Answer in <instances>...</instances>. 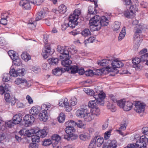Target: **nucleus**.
<instances>
[{"label": "nucleus", "mask_w": 148, "mask_h": 148, "mask_svg": "<svg viewBox=\"0 0 148 148\" xmlns=\"http://www.w3.org/2000/svg\"><path fill=\"white\" fill-rule=\"evenodd\" d=\"M145 107V104L139 101H136L135 103L134 110L138 113L144 112Z\"/></svg>", "instance_id": "7"}, {"label": "nucleus", "mask_w": 148, "mask_h": 148, "mask_svg": "<svg viewBox=\"0 0 148 148\" xmlns=\"http://www.w3.org/2000/svg\"><path fill=\"white\" fill-rule=\"evenodd\" d=\"M69 52L72 54H73L75 53H76L77 52V50L76 49L75 47H74L73 45H71L70 47L69 48Z\"/></svg>", "instance_id": "41"}, {"label": "nucleus", "mask_w": 148, "mask_h": 148, "mask_svg": "<svg viewBox=\"0 0 148 148\" xmlns=\"http://www.w3.org/2000/svg\"><path fill=\"white\" fill-rule=\"evenodd\" d=\"M111 61L110 60L107 59H104L98 62V64L101 66H106L108 64L110 63Z\"/></svg>", "instance_id": "27"}, {"label": "nucleus", "mask_w": 148, "mask_h": 148, "mask_svg": "<svg viewBox=\"0 0 148 148\" xmlns=\"http://www.w3.org/2000/svg\"><path fill=\"white\" fill-rule=\"evenodd\" d=\"M32 70L35 73H37L40 72V69L39 66H35L32 68Z\"/></svg>", "instance_id": "63"}, {"label": "nucleus", "mask_w": 148, "mask_h": 148, "mask_svg": "<svg viewBox=\"0 0 148 148\" xmlns=\"http://www.w3.org/2000/svg\"><path fill=\"white\" fill-rule=\"evenodd\" d=\"M52 139L55 142H58L61 140V137L60 136L57 134L53 135L51 137Z\"/></svg>", "instance_id": "46"}, {"label": "nucleus", "mask_w": 148, "mask_h": 148, "mask_svg": "<svg viewBox=\"0 0 148 148\" xmlns=\"http://www.w3.org/2000/svg\"><path fill=\"white\" fill-rule=\"evenodd\" d=\"M78 67L75 66H73L69 68H66V70L67 71H69V69L71 70V72L72 73H77L78 70Z\"/></svg>", "instance_id": "36"}, {"label": "nucleus", "mask_w": 148, "mask_h": 148, "mask_svg": "<svg viewBox=\"0 0 148 148\" xmlns=\"http://www.w3.org/2000/svg\"><path fill=\"white\" fill-rule=\"evenodd\" d=\"M124 14L125 16L128 18H132L134 17L135 16V14L133 12L131 11L130 12L128 10L125 11Z\"/></svg>", "instance_id": "33"}, {"label": "nucleus", "mask_w": 148, "mask_h": 148, "mask_svg": "<svg viewBox=\"0 0 148 148\" xmlns=\"http://www.w3.org/2000/svg\"><path fill=\"white\" fill-rule=\"evenodd\" d=\"M77 103V100L76 98L75 97H72L70 101V106H75Z\"/></svg>", "instance_id": "54"}, {"label": "nucleus", "mask_w": 148, "mask_h": 148, "mask_svg": "<svg viewBox=\"0 0 148 148\" xmlns=\"http://www.w3.org/2000/svg\"><path fill=\"white\" fill-rule=\"evenodd\" d=\"M21 57L22 59L25 61H28L31 59L30 56L26 52L23 53L21 55Z\"/></svg>", "instance_id": "39"}, {"label": "nucleus", "mask_w": 148, "mask_h": 148, "mask_svg": "<svg viewBox=\"0 0 148 148\" xmlns=\"http://www.w3.org/2000/svg\"><path fill=\"white\" fill-rule=\"evenodd\" d=\"M65 125L66 126L74 127L76 126V122L73 120H70L66 123Z\"/></svg>", "instance_id": "38"}, {"label": "nucleus", "mask_w": 148, "mask_h": 148, "mask_svg": "<svg viewBox=\"0 0 148 148\" xmlns=\"http://www.w3.org/2000/svg\"><path fill=\"white\" fill-rule=\"evenodd\" d=\"M48 61L50 64L55 65H57L58 63V60L57 58H52L48 59Z\"/></svg>", "instance_id": "28"}, {"label": "nucleus", "mask_w": 148, "mask_h": 148, "mask_svg": "<svg viewBox=\"0 0 148 148\" xmlns=\"http://www.w3.org/2000/svg\"><path fill=\"white\" fill-rule=\"evenodd\" d=\"M11 77V75L9 74H5L3 75V80L4 81L7 82L10 79Z\"/></svg>", "instance_id": "55"}, {"label": "nucleus", "mask_w": 148, "mask_h": 148, "mask_svg": "<svg viewBox=\"0 0 148 148\" xmlns=\"http://www.w3.org/2000/svg\"><path fill=\"white\" fill-rule=\"evenodd\" d=\"M71 25L69 22L68 23L65 22L62 25V30H65L68 27L71 28Z\"/></svg>", "instance_id": "57"}, {"label": "nucleus", "mask_w": 148, "mask_h": 148, "mask_svg": "<svg viewBox=\"0 0 148 148\" xmlns=\"http://www.w3.org/2000/svg\"><path fill=\"white\" fill-rule=\"evenodd\" d=\"M103 138L99 137L97 140V145L98 147L101 146L103 142Z\"/></svg>", "instance_id": "58"}, {"label": "nucleus", "mask_w": 148, "mask_h": 148, "mask_svg": "<svg viewBox=\"0 0 148 148\" xmlns=\"http://www.w3.org/2000/svg\"><path fill=\"white\" fill-rule=\"evenodd\" d=\"M95 94H98L99 93H101L103 92V90L102 89V87L101 86H97L96 87L95 89Z\"/></svg>", "instance_id": "59"}, {"label": "nucleus", "mask_w": 148, "mask_h": 148, "mask_svg": "<svg viewBox=\"0 0 148 148\" xmlns=\"http://www.w3.org/2000/svg\"><path fill=\"white\" fill-rule=\"evenodd\" d=\"M67 11V7L64 4H61L58 7V12L62 14L65 13Z\"/></svg>", "instance_id": "29"}, {"label": "nucleus", "mask_w": 148, "mask_h": 148, "mask_svg": "<svg viewBox=\"0 0 148 148\" xmlns=\"http://www.w3.org/2000/svg\"><path fill=\"white\" fill-rule=\"evenodd\" d=\"M145 26L146 27H145V25L144 24L140 23V24L137 25L134 28H136V29H138V30H140V32H141V31L143 29H148V26Z\"/></svg>", "instance_id": "34"}, {"label": "nucleus", "mask_w": 148, "mask_h": 148, "mask_svg": "<svg viewBox=\"0 0 148 148\" xmlns=\"http://www.w3.org/2000/svg\"><path fill=\"white\" fill-rule=\"evenodd\" d=\"M59 105L60 106L64 107L67 112H70L72 110L71 107L69 104L68 99L66 98H65L64 100L61 99L60 100Z\"/></svg>", "instance_id": "8"}, {"label": "nucleus", "mask_w": 148, "mask_h": 148, "mask_svg": "<svg viewBox=\"0 0 148 148\" xmlns=\"http://www.w3.org/2000/svg\"><path fill=\"white\" fill-rule=\"evenodd\" d=\"M78 137L81 140L83 141L87 140L89 139L88 134L85 133L80 134Z\"/></svg>", "instance_id": "35"}, {"label": "nucleus", "mask_w": 148, "mask_h": 148, "mask_svg": "<svg viewBox=\"0 0 148 148\" xmlns=\"http://www.w3.org/2000/svg\"><path fill=\"white\" fill-rule=\"evenodd\" d=\"M47 133L45 129L39 130L36 132V134L38 135L40 137H45L47 135Z\"/></svg>", "instance_id": "24"}, {"label": "nucleus", "mask_w": 148, "mask_h": 148, "mask_svg": "<svg viewBox=\"0 0 148 148\" xmlns=\"http://www.w3.org/2000/svg\"><path fill=\"white\" fill-rule=\"evenodd\" d=\"M121 23L118 21L115 22L114 24L112 27L114 31H117L120 28Z\"/></svg>", "instance_id": "42"}, {"label": "nucleus", "mask_w": 148, "mask_h": 148, "mask_svg": "<svg viewBox=\"0 0 148 148\" xmlns=\"http://www.w3.org/2000/svg\"><path fill=\"white\" fill-rule=\"evenodd\" d=\"M10 75L11 76L16 77H17V71H16L14 68L12 67L10 71Z\"/></svg>", "instance_id": "48"}, {"label": "nucleus", "mask_w": 148, "mask_h": 148, "mask_svg": "<svg viewBox=\"0 0 148 148\" xmlns=\"http://www.w3.org/2000/svg\"><path fill=\"white\" fill-rule=\"evenodd\" d=\"M40 111V107L38 106L33 107L29 110V112L31 114L36 115L38 114Z\"/></svg>", "instance_id": "13"}, {"label": "nucleus", "mask_w": 148, "mask_h": 148, "mask_svg": "<svg viewBox=\"0 0 148 148\" xmlns=\"http://www.w3.org/2000/svg\"><path fill=\"white\" fill-rule=\"evenodd\" d=\"M81 12L79 10H76L74 11L73 14L69 16V23L71 25V28H74L77 25L78 23L77 20Z\"/></svg>", "instance_id": "2"}, {"label": "nucleus", "mask_w": 148, "mask_h": 148, "mask_svg": "<svg viewBox=\"0 0 148 148\" xmlns=\"http://www.w3.org/2000/svg\"><path fill=\"white\" fill-rule=\"evenodd\" d=\"M97 13V11L95 10V8H93L91 6L89 7L88 10V13L89 14L88 15V16L90 15H94Z\"/></svg>", "instance_id": "30"}, {"label": "nucleus", "mask_w": 148, "mask_h": 148, "mask_svg": "<svg viewBox=\"0 0 148 148\" xmlns=\"http://www.w3.org/2000/svg\"><path fill=\"white\" fill-rule=\"evenodd\" d=\"M95 118L91 112H87L84 119L86 121L89 122L93 120Z\"/></svg>", "instance_id": "14"}, {"label": "nucleus", "mask_w": 148, "mask_h": 148, "mask_svg": "<svg viewBox=\"0 0 148 148\" xmlns=\"http://www.w3.org/2000/svg\"><path fill=\"white\" fill-rule=\"evenodd\" d=\"M57 51L61 54L59 56L62 61V64L64 66L68 67L72 63V61L69 59L71 56L69 55V52L65 47L58 46Z\"/></svg>", "instance_id": "1"}, {"label": "nucleus", "mask_w": 148, "mask_h": 148, "mask_svg": "<svg viewBox=\"0 0 148 148\" xmlns=\"http://www.w3.org/2000/svg\"><path fill=\"white\" fill-rule=\"evenodd\" d=\"M148 142V138L145 136L140 137L139 140L136 141V148H146L147 146V143Z\"/></svg>", "instance_id": "5"}, {"label": "nucleus", "mask_w": 148, "mask_h": 148, "mask_svg": "<svg viewBox=\"0 0 148 148\" xmlns=\"http://www.w3.org/2000/svg\"><path fill=\"white\" fill-rule=\"evenodd\" d=\"M112 66H108L106 69L108 71L111 72L113 71L116 68H120L123 66V63L121 61L115 59L111 63Z\"/></svg>", "instance_id": "4"}, {"label": "nucleus", "mask_w": 148, "mask_h": 148, "mask_svg": "<svg viewBox=\"0 0 148 148\" xmlns=\"http://www.w3.org/2000/svg\"><path fill=\"white\" fill-rule=\"evenodd\" d=\"M8 53L12 60L14 59H17L18 58V56L16 55V52L13 50H10L8 51Z\"/></svg>", "instance_id": "32"}, {"label": "nucleus", "mask_w": 148, "mask_h": 148, "mask_svg": "<svg viewBox=\"0 0 148 148\" xmlns=\"http://www.w3.org/2000/svg\"><path fill=\"white\" fill-rule=\"evenodd\" d=\"M5 99L7 102L11 103L12 106L14 105L16 102L15 97H11L9 92H6L5 94Z\"/></svg>", "instance_id": "10"}, {"label": "nucleus", "mask_w": 148, "mask_h": 148, "mask_svg": "<svg viewBox=\"0 0 148 148\" xmlns=\"http://www.w3.org/2000/svg\"><path fill=\"white\" fill-rule=\"evenodd\" d=\"M117 145L116 141L112 140L111 141L109 145V148H116Z\"/></svg>", "instance_id": "44"}, {"label": "nucleus", "mask_w": 148, "mask_h": 148, "mask_svg": "<svg viewBox=\"0 0 148 148\" xmlns=\"http://www.w3.org/2000/svg\"><path fill=\"white\" fill-rule=\"evenodd\" d=\"M97 105H98V102H97V101L96 99L95 100L89 101L88 103L89 107L93 108H96V107Z\"/></svg>", "instance_id": "25"}, {"label": "nucleus", "mask_w": 148, "mask_h": 148, "mask_svg": "<svg viewBox=\"0 0 148 148\" xmlns=\"http://www.w3.org/2000/svg\"><path fill=\"white\" fill-rule=\"evenodd\" d=\"M19 5L23 8L29 9L30 8V3L28 0H22L20 3Z\"/></svg>", "instance_id": "12"}, {"label": "nucleus", "mask_w": 148, "mask_h": 148, "mask_svg": "<svg viewBox=\"0 0 148 148\" xmlns=\"http://www.w3.org/2000/svg\"><path fill=\"white\" fill-rule=\"evenodd\" d=\"M29 148H38V145L36 143H31L29 145Z\"/></svg>", "instance_id": "64"}, {"label": "nucleus", "mask_w": 148, "mask_h": 148, "mask_svg": "<svg viewBox=\"0 0 148 148\" xmlns=\"http://www.w3.org/2000/svg\"><path fill=\"white\" fill-rule=\"evenodd\" d=\"M84 73L87 76H92L94 74L93 71L91 70H88L86 71Z\"/></svg>", "instance_id": "61"}, {"label": "nucleus", "mask_w": 148, "mask_h": 148, "mask_svg": "<svg viewBox=\"0 0 148 148\" xmlns=\"http://www.w3.org/2000/svg\"><path fill=\"white\" fill-rule=\"evenodd\" d=\"M100 18V16L98 15H96L94 16H92L89 21L90 28L95 29V27H96L95 25L99 23Z\"/></svg>", "instance_id": "9"}, {"label": "nucleus", "mask_w": 148, "mask_h": 148, "mask_svg": "<svg viewBox=\"0 0 148 148\" xmlns=\"http://www.w3.org/2000/svg\"><path fill=\"white\" fill-rule=\"evenodd\" d=\"M53 74L56 76H59L61 75L62 73V70L59 68H57L52 70Z\"/></svg>", "instance_id": "26"}, {"label": "nucleus", "mask_w": 148, "mask_h": 148, "mask_svg": "<svg viewBox=\"0 0 148 148\" xmlns=\"http://www.w3.org/2000/svg\"><path fill=\"white\" fill-rule=\"evenodd\" d=\"M87 111L86 109L81 108L76 111L75 114L78 117L84 118Z\"/></svg>", "instance_id": "11"}, {"label": "nucleus", "mask_w": 148, "mask_h": 148, "mask_svg": "<svg viewBox=\"0 0 148 148\" xmlns=\"http://www.w3.org/2000/svg\"><path fill=\"white\" fill-rule=\"evenodd\" d=\"M140 62L142 61H141L140 58H136L132 60V62L133 64L135 65L134 67L137 70L138 69H140V67L139 66V64Z\"/></svg>", "instance_id": "16"}, {"label": "nucleus", "mask_w": 148, "mask_h": 148, "mask_svg": "<svg viewBox=\"0 0 148 148\" xmlns=\"http://www.w3.org/2000/svg\"><path fill=\"white\" fill-rule=\"evenodd\" d=\"M140 58L142 62H146L148 60V53L141 55Z\"/></svg>", "instance_id": "45"}, {"label": "nucleus", "mask_w": 148, "mask_h": 148, "mask_svg": "<svg viewBox=\"0 0 148 148\" xmlns=\"http://www.w3.org/2000/svg\"><path fill=\"white\" fill-rule=\"evenodd\" d=\"M13 60V64L16 66H20L22 64L21 60L18 58L17 59H14Z\"/></svg>", "instance_id": "49"}, {"label": "nucleus", "mask_w": 148, "mask_h": 148, "mask_svg": "<svg viewBox=\"0 0 148 148\" xmlns=\"http://www.w3.org/2000/svg\"><path fill=\"white\" fill-rule=\"evenodd\" d=\"M108 22L109 21L107 18L105 16H102L99 21V23L95 25L96 27H95V29H92V30H98L101 29V27L107 26L108 24Z\"/></svg>", "instance_id": "6"}, {"label": "nucleus", "mask_w": 148, "mask_h": 148, "mask_svg": "<svg viewBox=\"0 0 148 148\" xmlns=\"http://www.w3.org/2000/svg\"><path fill=\"white\" fill-rule=\"evenodd\" d=\"M85 92L88 95L91 96H93L95 94L94 91L92 89H88L84 90Z\"/></svg>", "instance_id": "51"}, {"label": "nucleus", "mask_w": 148, "mask_h": 148, "mask_svg": "<svg viewBox=\"0 0 148 148\" xmlns=\"http://www.w3.org/2000/svg\"><path fill=\"white\" fill-rule=\"evenodd\" d=\"M45 15V12L44 10L41 11L38 14V16L36 18V21H38L43 18Z\"/></svg>", "instance_id": "37"}, {"label": "nucleus", "mask_w": 148, "mask_h": 148, "mask_svg": "<svg viewBox=\"0 0 148 148\" xmlns=\"http://www.w3.org/2000/svg\"><path fill=\"white\" fill-rule=\"evenodd\" d=\"M128 124V121L125 118L124 119L122 123L120 125L119 129L122 130H125Z\"/></svg>", "instance_id": "19"}, {"label": "nucleus", "mask_w": 148, "mask_h": 148, "mask_svg": "<svg viewBox=\"0 0 148 148\" xmlns=\"http://www.w3.org/2000/svg\"><path fill=\"white\" fill-rule=\"evenodd\" d=\"M40 137L38 135H34L32 137V140L33 142L38 143L40 141Z\"/></svg>", "instance_id": "47"}, {"label": "nucleus", "mask_w": 148, "mask_h": 148, "mask_svg": "<svg viewBox=\"0 0 148 148\" xmlns=\"http://www.w3.org/2000/svg\"><path fill=\"white\" fill-rule=\"evenodd\" d=\"M26 80L23 78H17L14 81L15 83L17 85L24 84L27 83Z\"/></svg>", "instance_id": "17"}, {"label": "nucleus", "mask_w": 148, "mask_h": 148, "mask_svg": "<svg viewBox=\"0 0 148 148\" xmlns=\"http://www.w3.org/2000/svg\"><path fill=\"white\" fill-rule=\"evenodd\" d=\"M52 143V142L50 139H46L43 141L42 145L45 146H48L51 145Z\"/></svg>", "instance_id": "53"}, {"label": "nucleus", "mask_w": 148, "mask_h": 148, "mask_svg": "<svg viewBox=\"0 0 148 148\" xmlns=\"http://www.w3.org/2000/svg\"><path fill=\"white\" fill-rule=\"evenodd\" d=\"M96 140L95 141L94 140H92L89 145L88 148H96V145L95 143Z\"/></svg>", "instance_id": "62"}, {"label": "nucleus", "mask_w": 148, "mask_h": 148, "mask_svg": "<svg viewBox=\"0 0 148 148\" xmlns=\"http://www.w3.org/2000/svg\"><path fill=\"white\" fill-rule=\"evenodd\" d=\"M95 40V38L94 37L92 36L90 37L89 38L85 40L84 42L85 45H86L87 44L89 43L93 42Z\"/></svg>", "instance_id": "43"}, {"label": "nucleus", "mask_w": 148, "mask_h": 148, "mask_svg": "<svg viewBox=\"0 0 148 148\" xmlns=\"http://www.w3.org/2000/svg\"><path fill=\"white\" fill-rule=\"evenodd\" d=\"M25 69H19L17 71V77L18 76H22L24 75L25 73Z\"/></svg>", "instance_id": "52"}, {"label": "nucleus", "mask_w": 148, "mask_h": 148, "mask_svg": "<svg viewBox=\"0 0 148 148\" xmlns=\"http://www.w3.org/2000/svg\"><path fill=\"white\" fill-rule=\"evenodd\" d=\"M51 105L49 104H43L41 106V108L44 110L39 114L40 119L45 122L46 121L48 118V113L49 112V109L50 108Z\"/></svg>", "instance_id": "3"}, {"label": "nucleus", "mask_w": 148, "mask_h": 148, "mask_svg": "<svg viewBox=\"0 0 148 148\" xmlns=\"http://www.w3.org/2000/svg\"><path fill=\"white\" fill-rule=\"evenodd\" d=\"M58 121L60 123L63 122L65 120V115L63 113H61L58 118Z\"/></svg>", "instance_id": "50"}, {"label": "nucleus", "mask_w": 148, "mask_h": 148, "mask_svg": "<svg viewBox=\"0 0 148 148\" xmlns=\"http://www.w3.org/2000/svg\"><path fill=\"white\" fill-rule=\"evenodd\" d=\"M76 125L79 128H82L84 127V124L82 121L79 120L78 122H76Z\"/></svg>", "instance_id": "60"}, {"label": "nucleus", "mask_w": 148, "mask_h": 148, "mask_svg": "<svg viewBox=\"0 0 148 148\" xmlns=\"http://www.w3.org/2000/svg\"><path fill=\"white\" fill-rule=\"evenodd\" d=\"M13 119L15 124H18L22 120V117L18 114H16L13 116Z\"/></svg>", "instance_id": "18"}, {"label": "nucleus", "mask_w": 148, "mask_h": 148, "mask_svg": "<svg viewBox=\"0 0 148 148\" xmlns=\"http://www.w3.org/2000/svg\"><path fill=\"white\" fill-rule=\"evenodd\" d=\"M81 34L84 36H88L90 35V32L89 29L86 28L82 31Z\"/></svg>", "instance_id": "40"}, {"label": "nucleus", "mask_w": 148, "mask_h": 148, "mask_svg": "<svg viewBox=\"0 0 148 148\" xmlns=\"http://www.w3.org/2000/svg\"><path fill=\"white\" fill-rule=\"evenodd\" d=\"M130 11L132 12H133V13L135 14L136 11H137L138 9L135 5H131L130 7Z\"/></svg>", "instance_id": "56"}, {"label": "nucleus", "mask_w": 148, "mask_h": 148, "mask_svg": "<svg viewBox=\"0 0 148 148\" xmlns=\"http://www.w3.org/2000/svg\"><path fill=\"white\" fill-rule=\"evenodd\" d=\"M126 34L125 28V27H123L119 34L118 37V40L119 41L121 40L125 37Z\"/></svg>", "instance_id": "23"}, {"label": "nucleus", "mask_w": 148, "mask_h": 148, "mask_svg": "<svg viewBox=\"0 0 148 148\" xmlns=\"http://www.w3.org/2000/svg\"><path fill=\"white\" fill-rule=\"evenodd\" d=\"M34 129H30L25 131V134L28 137H32L34 134H36V132Z\"/></svg>", "instance_id": "22"}, {"label": "nucleus", "mask_w": 148, "mask_h": 148, "mask_svg": "<svg viewBox=\"0 0 148 148\" xmlns=\"http://www.w3.org/2000/svg\"><path fill=\"white\" fill-rule=\"evenodd\" d=\"M133 103L130 101H125L123 109L125 111L130 110L132 108Z\"/></svg>", "instance_id": "15"}, {"label": "nucleus", "mask_w": 148, "mask_h": 148, "mask_svg": "<svg viewBox=\"0 0 148 148\" xmlns=\"http://www.w3.org/2000/svg\"><path fill=\"white\" fill-rule=\"evenodd\" d=\"M65 130L66 134H71L74 133L75 131V130L73 127L66 126Z\"/></svg>", "instance_id": "31"}, {"label": "nucleus", "mask_w": 148, "mask_h": 148, "mask_svg": "<svg viewBox=\"0 0 148 148\" xmlns=\"http://www.w3.org/2000/svg\"><path fill=\"white\" fill-rule=\"evenodd\" d=\"M105 94L103 92L98 94H95L94 97L97 100H103L105 97Z\"/></svg>", "instance_id": "21"}, {"label": "nucleus", "mask_w": 148, "mask_h": 148, "mask_svg": "<svg viewBox=\"0 0 148 148\" xmlns=\"http://www.w3.org/2000/svg\"><path fill=\"white\" fill-rule=\"evenodd\" d=\"M94 117L99 116L100 114V111L99 109L98 108L92 109L90 111Z\"/></svg>", "instance_id": "20"}]
</instances>
